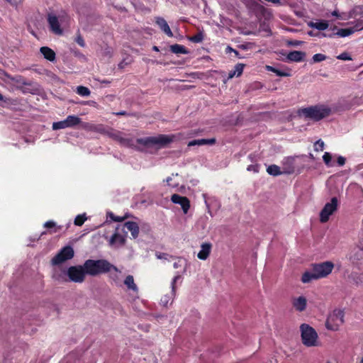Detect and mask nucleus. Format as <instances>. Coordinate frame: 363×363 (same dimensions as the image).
<instances>
[{"label":"nucleus","mask_w":363,"mask_h":363,"mask_svg":"<svg viewBox=\"0 0 363 363\" xmlns=\"http://www.w3.org/2000/svg\"><path fill=\"white\" fill-rule=\"evenodd\" d=\"M334 268V264L330 261H326L311 265V272H306L301 277L303 283H308L313 279H318L326 277Z\"/></svg>","instance_id":"1"},{"label":"nucleus","mask_w":363,"mask_h":363,"mask_svg":"<svg viewBox=\"0 0 363 363\" xmlns=\"http://www.w3.org/2000/svg\"><path fill=\"white\" fill-rule=\"evenodd\" d=\"M84 267L88 275L95 277L101 274H106L111 270L119 272V269L108 260L100 259H87L84 262Z\"/></svg>","instance_id":"2"},{"label":"nucleus","mask_w":363,"mask_h":363,"mask_svg":"<svg viewBox=\"0 0 363 363\" xmlns=\"http://www.w3.org/2000/svg\"><path fill=\"white\" fill-rule=\"evenodd\" d=\"M330 113V108L323 105H316L307 108H302L298 109L297 111L298 116H303L306 118L312 119L315 121H319L323 118L328 117Z\"/></svg>","instance_id":"3"},{"label":"nucleus","mask_w":363,"mask_h":363,"mask_svg":"<svg viewBox=\"0 0 363 363\" xmlns=\"http://www.w3.org/2000/svg\"><path fill=\"white\" fill-rule=\"evenodd\" d=\"M173 140L172 138L167 135H159L158 136H151L143 138H138V144L142 145L146 147L157 146L159 148L166 146Z\"/></svg>","instance_id":"4"},{"label":"nucleus","mask_w":363,"mask_h":363,"mask_svg":"<svg viewBox=\"0 0 363 363\" xmlns=\"http://www.w3.org/2000/svg\"><path fill=\"white\" fill-rule=\"evenodd\" d=\"M302 343L306 347L318 345V335L315 330L308 324L303 323L300 326Z\"/></svg>","instance_id":"5"},{"label":"nucleus","mask_w":363,"mask_h":363,"mask_svg":"<svg viewBox=\"0 0 363 363\" xmlns=\"http://www.w3.org/2000/svg\"><path fill=\"white\" fill-rule=\"evenodd\" d=\"M344 311L341 309H335L328 317L325 322L327 329L336 331L344 323Z\"/></svg>","instance_id":"6"},{"label":"nucleus","mask_w":363,"mask_h":363,"mask_svg":"<svg viewBox=\"0 0 363 363\" xmlns=\"http://www.w3.org/2000/svg\"><path fill=\"white\" fill-rule=\"evenodd\" d=\"M67 274L72 281L76 283L83 282L85 279L86 274H87L84 267V264L82 266L77 265L69 267Z\"/></svg>","instance_id":"7"},{"label":"nucleus","mask_w":363,"mask_h":363,"mask_svg":"<svg viewBox=\"0 0 363 363\" xmlns=\"http://www.w3.org/2000/svg\"><path fill=\"white\" fill-rule=\"evenodd\" d=\"M74 255L73 248L69 246L62 247L60 251L52 259L51 262L53 265H58L64 262L71 259Z\"/></svg>","instance_id":"8"},{"label":"nucleus","mask_w":363,"mask_h":363,"mask_svg":"<svg viewBox=\"0 0 363 363\" xmlns=\"http://www.w3.org/2000/svg\"><path fill=\"white\" fill-rule=\"evenodd\" d=\"M338 201L336 197H333L330 203H327L320 213V220L326 223L330 216L337 210Z\"/></svg>","instance_id":"9"},{"label":"nucleus","mask_w":363,"mask_h":363,"mask_svg":"<svg viewBox=\"0 0 363 363\" xmlns=\"http://www.w3.org/2000/svg\"><path fill=\"white\" fill-rule=\"evenodd\" d=\"M81 118L74 115L68 116L66 119L52 123L53 130L64 129L67 128H72L81 123Z\"/></svg>","instance_id":"10"},{"label":"nucleus","mask_w":363,"mask_h":363,"mask_svg":"<svg viewBox=\"0 0 363 363\" xmlns=\"http://www.w3.org/2000/svg\"><path fill=\"white\" fill-rule=\"evenodd\" d=\"M106 134L113 140L118 142L121 145L125 147H134L135 143L132 138H125L123 136V133L116 130H111L110 131H107Z\"/></svg>","instance_id":"11"},{"label":"nucleus","mask_w":363,"mask_h":363,"mask_svg":"<svg viewBox=\"0 0 363 363\" xmlns=\"http://www.w3.org/2000/svg\"><path fill=\"white\" fill-rule=\"evenodd\" d=\"M47 21L50 27V30L58 35L63 33V30L60 27L59 18L54 13H49L47 16Z\"/></svg>","instance_id":"12"},{"label":"nucleus","mask_w":363,"mask_h":363,"mask_svg":"<svg viewBox=\"0 0 363 363\" xmlns=\"http://www.w3.org/2000/svg\"><path fill=\"white\" fill-rule=\"evenodd\" d=\"M171 201L174 203L179 204L184 213H186L189 210L190 201L187 197L174 194L172 196Z\"/></svg>","instance_id":"13"},{"label":"nucleus","mask_w":363,"mask_h":363,"mask_svg":"<svg viewBox=\"0 0 363 363\" xmlns=\"http://www.w3.org/2000/svg\"><path fill=\"white\" fill-rule=\"evenodd\" d=\"M352 16L357 19V23L354 26L355 30L363 29V6H355L352 10Z\"/></svg>","instance_id":"14"},{"label":"nucleus","mask_w":363,"mask_h":363,"mask_svg":"<svg viewBox=\"0 0 363 363\" xmlns=\"http://www.w3.org/2000/svg\"><path fill=\"white\" fill-rule=\"evenodd\" d=\"M155 23L160 27V28L169 37H172L173 33L166 21V20L162 17H157L155 18Z\"/></svg>","instance_id":"15"},{"label":"nucleus","mask_w":363,"mask_h":363,"mask_svg":"<svg viewBox=\"0 0 363 363\" xmlns=\"http://www.w3.org/2000/svg\"><path fill=\"white\" fill-rule=\"evenodd\" d=\"M201 248L197 257L201 260H206L211 253L212 245L210 242H203L201 244Z\"/></svg>","instance_id":"16"},{"label":"nucleus","mask_w":363,"mask_h":363,"mask_svg":"<svg viewBox=\"0 0 363 363\" xmlns=\"http://www.w3.org/2000/svg\"><path fill=\"white\" fill-rule=\"evenodd\" d=\"M125 229L131 233V235L133 238H136L139 234V226L137 223L133 221H127L123 225V230Z\"/></svg>","instance_id":"17"},{"label":"nucleus","mask_w":363,"mask_h":363,"mask_svg":"<svg viewBox=\"0 0 363 363\" xmlns=\"http://www.w3.org/2000/svg\"><path fill=\"white\" fill-rule=\"evenodd\" d=\"M292 304L296 311L302 312L306 308L307 300L304 296H301L294 298Z\"/></svg>","instance_id":"18"},{"label":"nucleus","mask_w":363,"mask_h":363,"mask_svg":"<svg viewBox=\"0 0 363 363\" xmlns=\"http://www.w3.org/2000/svg\"><path fill=\"white\" fill-rule=\"evenodd\" d=\"M306 53L302 51L294 50L289 52L287 59L291 62H302L304 60Z\"/></svg>","instance_id":"19"},{"label":"nucleus","mask_w":363,"mask_h":363,"mask_svg":"<svg viewBox=\"0 0 363 363\" xmlns=\"http://www.w3.org/2000/svg\"><path fill=\"white\" fill-rule=\"evenodd\" d=\"M40 52L46 60L50 62H54L56 59V54L55 51L49 47H41L40 49Z\"/></svg>","instance_id":"20"},{"label":"nucleus","mask_w":363,"mask_h":363,"mask_svg":"<svg viewBox=\"0 0 363 363\" xmlns=\"http://www.w3.org/2000/svg\"><path fill=\"white\" fill-rule=\"evenodd\" d=\"M216 138H210V139H198V140H193L191 141H189L188 143V146H194V145H213L216 144Z\"/></svg>","instance_id":"21"},{"label":"nucleus","mask_w":363,"mask_h":363,"mask_svg":"<svg viewBox=\"0 0 363 363\" xmlns=\"http://www.w3.org/2000/svg\"><path fill=\"white\" fill-rule=\"evenodd\" d=\"M328 23L326 21H320L318 22H310L308 26L315 28L318 30H325L328 28Z\"/></svg>","instance_id":"22"},{"label":"nucleus","mask_w":363,"mask_h":363,"mask_svg":"<svg viewBox=\"0 0 363 363\" xmlns=\"http://www.w3.org/2000/svg\"><path fill=\"white\" fill-rule=\"evenodd\" d=\"M266 69L267 71L275 73L279 77H289V76H291V73L289 71L279 69H277L274 67L270 66V65H267Z\"/></svg>","instance_id":"23"},{"label":"nucleus","mask_w":363,"mask_h":363,"mask_svg":"<svg viewBox=\"0 0 363 363\" xmlns=\"http://www.w3.org/2000/svg\"><path fill=\"white\" fill-rule=\"evenodd\" d=\"M124 284L128 287V289L133 290V291H138V286L134 282V279L132 275H128L125 280Z\"/></svg>","instance_id":"24"},{"label":"nucleus","mask_w":363,"mask_h":363,"mask_svg":"<svg viewBox=\"0 0 363 363\" xmlns=\"http://www.w3.org/2000/svg\"><path fill=\"white\" fill-rule=\"evenodd\" d=\"M170 50L175 54H188L187 49L182 45L174 44L170 46Z\"/></svg>","instance_id":"25"},{"label":"nucleus","mask_w":363,"mask_h":363,"mask_svg":"<svg viewBox=\"0 0 363 363\" xmlns=\"http://www.w3.org/2000/svg\"><path fill=\"white\" fill-rule=\"evenodd\" d=\"M357 30H355V28H340L338 29L336 32V35L340 37H347L350 35L351 34L354 33Z\"/></svg>","instance_id":"26"},{"label":"nucleus","mask_w":363,"mask_h":363,"mask_svg":"<svg viewBox=\"0 0 363 363\" xmlns=\"http://www.w3.org/2000/svg\"><path fill=\"white\" fill-rule=\"evenodd\" d=\"M125 238L121 235L116 233L111 236L110 243L111 245L118 243L122 245L125 243Z\"/></svg>","instance_id":"27"},{"label":"nucleus","mask_w":363,"mask_h":363,"mask_svg":"<svg viewBox=\"0 0 363 363\" xmlns=\"http://www.w3.org/2000/svg\"><path fill=\"white\" fill-rule=\"evenodd\" d=\"M267 172L269 174L272 176H278L281 174L280 167L276 164L269 165L267 169Z\"/></svg>","instance_id":"28"},{"label":"nucleus","mask_w":363,"mask_h":363,"mask_svg":"<svg viewBox=\"0 0 363 363\" xmlns=\"http://www.w3.org/2000/svg\"><path fill=\"white\" fill-rule=\"evenodd\" d=\"M323 160L327 167L334 166V163L332 162V155L330 152H325L323 156Z\"/></svg>","instance_id":"29"},{"label":"nucleus","mask_w":363,"mask_h":363,"mask_svg":"<svg viewBox=\"0 0 363 363\" xmlns=\"http://www.w3.org/2000/svg\"><path fill=\"white\" fill-rule=\"evenodd\" d=\"M77 93L82 96H88L90 95V90L84 86H79L77 89Z\"/></svg>","instance_id":"30"},{"label":"nucleus","mask_w":363,"mask_h":363,"mask_svg":"<svg viewBox=\"0 0 363 363\" xmlns=\"http://www.w3.org/2000/svg\"><path fill=\"white\" fill-rule=\"evenodd\" d=\"M44 227L46 228H54V230L50 232V233H57L59 230L61 229L60 226L56 227V223L52 220H48L45 223Z\"/></svg>","instance_id":"31"},{"label":"nucleus","mask_w":363,"mask_h":363,"mask_svg":"<svg viewBox=\"0 0 363 363\" xmlns=\"http://www.w3.org/2000/svg\"><path fill=\"white\" fill-rule=\"evenodd\" d=\"M86 220V218L85 216V214L83 215H78L74 218V223L75 225L81 226L84 224L85 220Z\"/></svg>","instance_id":"32"},{"label":"nucleus","mask_w":363,"mask_h":363,"mask_svg":"<svg viewBox=\"0 0 363 363\" xmlns=\"http://www.w3.org/2000/svg\"><path fill=\"white\" fill-rule=\"evenodd\" d=\"M203 40V35L201 32H199V33H196V35L189 38V40L193 43H201V42H202Z\"/></svg>","instance_id":"33"},{"label":"nucleus","mask_w":363,"mask_h":363,"mask_svg":"<svg viewBox=\"0 0 363 363\" xmlns=\"http://www.w3.org/2000/svg\"><path fill=\"white\" fill-rule=\"evenodd\" d=\"M110 274H109V278L111 279H112L116 284H118L119 282V276H118V272H116L113 270H111V272H109ZM119 273H121V271L119 270Z\"/></svg>","instance_id":"34"},{"label":"nucleus","mask_w":363,"mask_h":363,"mask_svg":"<svg viewBox=\"0 0 363 363\" xmlns=\"http://www.w3.org/2000/svg\"><path fill=\"white\" fill-rule=\"evenodd\" d=\"M325 143L322 140H318L314 144V150L315 151H323L324 150Z\"/></svg>","instance_id":"35"},{"label":"nucleus","mask_w":363,"mask_h":363,"mask_svg":"<svg viewBox=\"0 0 363 363\" xmlns=\"http://www.w3.org/2000/svg\"><path fill=\"white\" fill-rule=\"evenodd\" d=\"M244 67L245 65L241 63H238L235 66L234 71L235 72L237 77H240L242 74Z\"/></svg>","instance_id":"36"},{"label":"nucleus","mask_w":363,"mask_h":363,"mask_svg":"<svg viewBox=\"0 0 363 363\" xmlns=\"http://www.w3.org/2000/svg\"><path fill=\"white\" fill-rule=\"evenodd\" d=\"M326 59V56L321 53L315 54L313 56V60L315 62H319L325 60Z\"/></svg>","instance_id":"37"},{"label":"nucleus","mask_w":363,"mask_h":363,"mask_svg":"<svg viewBox=\"0 0 363 363\" xmlns=\"http://www.w3.org/2000/svg\"><path fill=\"white\" fill-rule=\"evenodd\" d=\"M337 58L341 60H352L351 56L347 52H342L340 55L337 56Z\"/></svg>","instance_id":"38"},{"label":"nucleus","mask_w":363,"mask_h":363,"mask_svg":"<svg viewBox=\"0 0 363 363\" xmlns=\"http://www.w3.org/2000/svg\"><path fill=\"white\" fill-rule=\"evenodd\" d=\"M75 41L76 43L81 47L84 48L85 46V42H84V40L83 38V37L79 34L76 39H75Z\"/></svg>","instance_id":"39"},{"label":"nucleus","mask_w":363,"mask_h":363,"mask_svg":"<svg viewBox=\"0 0 363 363\" xmlns=\"http://www.w3.org/2000/svg\"><path fill=\"white\" fill-rule=\"evenodd\" d=\"M181 278V276L179 274L175 276L172 281V283H171V286H172V293H174L175 292V289H176V286H175V284H176V282Z\"/></svg>","instance_id":"40"},{"label":"nucleus","mask_w":363,"mask_h":363,"mask_svg":"<svg viewBox=\"0 0 363 363\" xmlns=\"http://www.w3.org/2000/svg\"><path fill=\"white\" fill-rule=\"evenodd\" d=\"M108 216L109 218L116 221V222H121V221H123V218H121L120 216H115L113 213H108Z\"/></svg>","instance_id":"41"},{"label":"nucleus","mask_w":363,"mask_h":363,"mask_svg":"<svg viewBox=\"0 0 363 363\" xmlns=\"http://www.w3.org/2000/svg\"><path fill=\"white\" fill-rule=\"evenodd\" d=\"M184 260L182 258H179L177 262H175L173 264L174 268L177 269L183 265Z\"/></svg>","instance_id":"42"},{"label":"nucleus","mask_w":363,"mask_h":363,"mask_svg":"<svg viewBox=\"0 0 363 363\" xmlns=\"http://www.w3.org/2000/svg\"><path fill=\"white\" fill-rule=\"evenodd\" d=\"M247 171H252L254 172H259V166L257 164H250L247 168Z\"/></svg>","instance_id":"43"},{"label":"nucleus","mask_w":363,"mask_h":363,"mask_svg":"<svg viewBox=\"0 0 363 363\" xmlns=\"http://www.w3.org/2000/svg\"><path fill=\"white\" fill-rule=\"evenodd\" d=\"M345 158L342 156H339L337 159V164L338 166H343L345 164Z\"/></svg>","instance_id":"44"},{"label":"nucleus","mask_w":363,"mask_h":363,"mask_svg":"<svg viewBox=\"0 0 363 363\" xmlns=\"http://www.w3.org/2000/svg\"><path fill=\"white\" fill-rule=\"evenodd\" d=\"M321 37L325 38H333L334 36L337 35L336 33L332 32V33H322L320 34Z\"/></svg>","instance_id":"45"},{"label":"nucleus","mask_w":363,"mask_h":363,"mask_svg":"<svg viewBox=\"0 0 363 363\" xmlns=\"http://www.w3.org/2000/svg\"><path fill=\"white\" fill-rule=\"evenodd\" d=\"M227 50H230V52H233L234 54H235V56L238 57V58H241L240 55V53L238 50L232 48L231 47L228 46L227 48Z\"/></svg>","instance_id":"46"},{"label":"nucleus","mask_w":363,"mask_h":363,"mask_svg":"<svg viewBox=\"0 0 363 363\" xmlns=\"http://www.w3.org/2000/svg\"><path fill=\"white\" fill-rule=\"evenodd\" d=\"M236 76L235 72L234 70H231L228 73V79H230Z\"/></svg>","instance_id":"47"},{"label":"nucleus","mask_w":363,"mask_h":363,"mask_svg":"<svg viewBox=\"0 0 363 363\" xmlns=\"http://www.w3.org/2000/svg\"><path fill=\"white\" fill-rule=\"evenodd\" d=\"M116 116H131L130 113H127L126 111H120V112H117V113H116Z\"/></svg>","instance_id":"48"},{"label":"nucleus","mask_w":363,"mask_h":363,"mask_svg":"<svg viewBox=\"0 0 363 363\" xmlns=\"http://www.w3.org/2000/svg\"><path fill=\"white\" fill-rule=\"evenodd\" d=\"M162 303L164 304V306H166L168 303V299L167 296H164L161 299Z\"/></svg>","instance_id":"49"},{"label":"nucleus","mask_w":363,"mask_h":363,"mask_svg":"<svg viewBox=\"0 0 363 363\" xmlns=\"http://www.w3.org/2000/svg\"><path fill=\"white\" fill-rule=\"evenodd\" d=\"M301 43V41L295 40L294 42H291L290 44L292 45H299Z\"/></svg>","instance_id":"50"},{"label":"nucleus","mask_w":363,"mask_h":363,"mask_svg":"<svg viewBox=\"0 0 363 363\" xmlns=\"http://www.w3.org/2000/svg\"><path fill=\"white\" fill-rule=\"evenodd\" d=\"M166 256H167V254L163 253V254L158 255L157 257L159 259H162V258H165Z\"/></svg>","instance_id":"51"},{"label":"nucleus","mask_w":363,"mask_h":363,"mask_svg":"<svg viewBox=\"0 0 363 363\" xmlns=\"http://www.w3.org/2000/svg\"><path fill=\"white\" fill-rule=\"evenodd\" d=\"M152 50H155V51H157V52H158V51H159V48H158V47H157V46H155H155H153Z\"/></svg>","instance_id":"52"},{"label":"nucleus","mask_w":363,"mask_h":363,"mask_svg":"<svg viewBox=\"0 0 363 363\" xmlns=\"http://www.w3.org/2000/svg\"><path fill=\"white\" fill-rule=\"evenodd\" d=\"M296 157H289L288 158V160L290 161L291 162H293L294 159H295Z\"/></svg>","instance_id":"53"},{"label":"nucleus","mask_w":363,"mask_h":363,"mask_svg":"<svg viewBox=\"0 0 363 363\" xmlns=\"http://www.w3.org/2000/svg\"><path fill=\"white\" fill-rule=\"evenodd\" d=\"M4 100V96L3 95L0 93V101H3Z\"/></svg>","instance_id":"54"},{"label":"nucleus","mask_w":363,"mask_h":363,"mask_svg":"<svg viewBox=\"0 0 363 363\" xmlns=\"http://www.w3.org/2000/svg\"><path fill=\"white\" fill-rule=\"evenodd\" d=\"M333 16H337V11H334V12L333 13Z\"/></svg>","instance_id":"55"},{"label":"nucleus","mask_w":363,"mask_h":363,"mask_svg":"<svg viewBox=\"0 0 363 363\" xmlns=\"http://www.w3.org/2000/svg\"><path fill=\"white\" fill-rule=\"evenodd\" d=\"M308 35L311 36H313V32L312 31L308 32Z\"/></svg>","instance_id":"56"},{"label":"nucleus","mask_w":363,"mask_h":363,"mask_svg":"<svg viewBox=\"0 0 363 363\" xmlns=\"http://www.w3.org/2000/svg\"><path fill=\"white\" fill-rule=\"evenodd\" d=\"M102 83H110V82L108 81L104 80V81H102Z\"/></svg>","instance_id":"57"},{"label":"nucleus","mask_w":363,"mask_h":363,"mask_svg":"<svg viewBox=\"0 0 363 363\" xmlns=\"http://www.w3.org/2000/svg\"><path fill=\"white\" fill-rule=\"evenodd\" d=\"M103 130H104V128H99V131H100V132H101V131H103Z\"/></svg>","instance_id":"58"},{"label":"nucleus","mask_w":363,"mask_h":363,"mask_svg":"<svg viewBox=\"0 0 363 363\" xmlns=\"http://www.w3.org/2000/svg\"><path fill=\"white\" fill-rule=\"evenodd\" d=\"M310 157L313 159V155L312 154H310Z\"/></svg>","instance_id":"59"},{"label":"nucleus","mask_w":363,"mask_h":363,"mask_svg":"<svg viewBox=\"0 0 363 363\" xmlns=\"http://www.w3.org/2000/svg\"><path fill=\"white\" fill-rule=\"evenodd\" d=\"M170 180H172V179H171V178H168V179H167V182H169Z\"/></svg>","instance_id":"60"},{"label":"nucleus","mask_w":363,"mask_h":363,"mask_svg":"<svg viewBox=\"0 0 363 363\" xmlns=\"http://www.w3.org/2000/svg\"><path fill=\"white\" fill-rule=\"evenodd\" d=\"M335 29H337V27H336V26H334V27H333V30H335Z\"/></svg>","instance_id":"61"},{"label":"nucleus","mask_w":363,"mask_h":363,"mask_svg":"<svg viewBox=\"0 0 363 363\" xmlns=\"http://www.w3.org/2000/svg\"><path fill=\"white\" fill-rule=\"evenodd\" d=\"M359 363H363V358L361 359Z\"/></svg>","instance_id":"62"},{"label":"nucleus","mask_w":363,"mask_h":363,"mask_svg":"<svg viewBox=\"0 0 363 363\" xmlns=\"http://www.w3.org/2000/svg\"><path fill=\"white\" fill-rule=\"evenodd\" d=\"M23 84L25 85H28V84L26 83V82H23Z\"/></svg>","instance_id":"63"},{"label":"nucleus","mask_w":363,"mask_h":363,"mask_svg":"<svg viewBox=\"0 0 363 363\" xmlns=\"http://www.w3.org/2000/svg\"><path fill=\"white\" fill-rule=\"evenodd\" d=\"M326 363H331V362H326Z\"/></svg>","instance_id":"64"}]
</instances>
